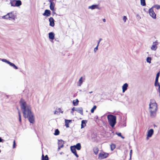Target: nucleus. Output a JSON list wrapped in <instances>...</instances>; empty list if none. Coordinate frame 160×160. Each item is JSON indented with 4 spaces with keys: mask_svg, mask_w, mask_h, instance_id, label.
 <instances>
[{
    "mask_svg": "<svg viewBox=\"0 0 160 160\" xmlns=\"http://www.w3.org/2000/svg\"><path fill=\"white\" fill-rule=\"evenodd\" d=\"M97 107L96 106H94L92 108L91 110V112L92 113H93L94 112V110Z\"/></svg>",
    "mask_w": 160,
    "mask_h": 160,
    "instance_id": "e433bc0d",
    "label": "nucleus"
},
{
    "mask_svg": "<svg viewBox=\"0 0 160 160\" xmlns=\"http://www.w3.org/2000/svg\"><path fill=\"white\" fill-rule=\"evenodd\" d=\"M62 153H63V152H61L60 153V154L61 155L62 154Z\"/></svg>",
    "mask_w": 160,
    "mask_h": 160,
    "instance_id": "5fc2aeb1",
    "label": "nucleus"
},
{
    "mask_svg": "<svg viewBox=\"0 0 160 160\" xmlns=\"http://www.w3.org/2000/svg\"><path fill=\"white\" fill-rule=\"evenodd\" d=\"M98 46L97 45L96 47H95L94 48V52H96L98 50Z\"/></svg>",
    "mask_w": 160,
    "mask_h": 160,
    "instance_id": "58836bf2",
    "label": "nucleus"
},
{
    "mask_svg": "<svg viewBox=\"0 0 160 160\" xmlns=\"http://www.w3.org/2000/svg\"><path fill=\"white\" fill-rule=\"evenodd\" d=\"M88 9H91L92 10L95 9H100V8L98 7V5H93L92 6H89L88 7Z\"/></svg>",
    "mask_w": 160,
    "mask_h": 160,
    "instance_id": "4468645a",
    "label": "nucleus"
},
{
    "mask_svg": "<svg viewBox=\"0 0 160 160\" xmlns=\"http://www.w3.org/2000/svg\"><path fill=\"white\" fill-rule=\"evenodd\" d=\"M15 147H16L15 141V140H14L13 141V148H15Z\"/></svg>",
    "mask_w": 160,
    "mask_h": 160,
    "instance_id": "79ce46f5",
    "label": "nucleus"
},
{
    "mask_svg": "<svg viewBox=\"0 0 160 160\" xmlns=\"http://www.w3.org/2000/svg\"><path fill=\"white\" fill-rule=\"evenodd\" d=\"M16 15L13 12H11L7 13L6 15L2 17V18L4 19H9L10 20H15L16 18Z\"/></svg>",
    "mask_w": 160,
    "mask_h": 160,
    "instance_id": "20e7f679",
    "label": "nucleus"
},
{
    "mask_svg": "<svg viewBox=\"0 0 160 160\" xmlns=\"http://www.w3.org/2000/svg\"><path fill=\"white\" fill-rule=\"evenodd\" d=\"M59 133L60 132L59 130L58 129H56L55 130L54 135L56 136L58 135L59 134Z\"/></svg>",
    "mask_w": 160,
    "mask_h": 160,
    "instance_id": "7c9ffc66",
    "label": "nucleus"
},
{
    "mask_svg": "<svg viewBox=\"0 0 160 160\" xmlns=\"http://www.w3.org/2000/svg\"><path fill=\"white\" fill-rule=\"evenodd\" d=\"M54 0H49V2H53V1Z\"/></svg>",
    "mask_w": 160,
    "mask_h": 160,
    "instance_id": "864d4df0",
    "label": "nucleus"
},
{
    "mask_svg": "<svg viewBox=\"0 0 160 160\" xmlns=\"http://www.w3.org/2000/svg\"><path fill=\"white\" fill-rule=\"evenodd\" d=\"M71 150L72 153L74 154L78 158L79 156L77 154L76 152V148H75V146H71L70 148Z\"/></svg>",
    "mask_w": 160,
    "mask_h": 160,
    "instance_id": "1a4fd4ad",
    "label": "nucleus"
},
{
    "mask_svg": "<svg viewBox=\"0 0 160 160\" xmlns=\"http://www.w3.org/2000/svg\"><path fill=\"white\" fill-rule=\"evenodd\" d=\"M16 2L15 5L16 7H18L22 4L21 1L20 0H15Z\"/></svg>",
    "mask_w": 160,
    "mask_h": 160,
    "instance_id": "6ab92c4d",
    "label": "nucleus"
},
{
    "mask_svg": "<svg viewBox=\"0 0 160 160\" xmlns=\"http://www.w3.org/2000/svg\"><path fill=\"white\" fill-rule=\"evenodd\" d=\"M129 160H131V159H129Z\"/></svg>",
    "mask_w": 160,
    "mask_h": 160,
    "instance_id": "0e129e2a",
    "label": "nucleus"
},
{
    "mask_svg": "<svg viewBox=\"0 0 160 160\" xmlns=\"http://www.w3.org/2000/svg\"><path fill=\"white\" fill-rule=\"evenodd\" d=\"M154 133L153 130L152 129H151L148 131V134L147 135V139H148V138L151 137L152 135Z\"/></svg>",
    "mask_w": 160,
    "mask_h": 160,
    "instance_id": "6e6552de",
    "label": "nucleus"
},
{
    "mask_svg": "<svg viewBox=\"0 0 160 160\" xmlns=\"http://www.w3.org/2000/svg\"><path fill=\"white\" fill-rule=\"evenodd\" d=\"M106 19H105V18L103 19V21L104 22H106Z\"/></svg>",
    "mask_w": 160,
    "mask_h": 160,
    "instance_id": "3c124183",
    "label": "nucleus"
},
{
    "mask_svg": "<svg viewBox=\"0 0 160 160\" xmlns=\"http://www.w3.org/2000/svg\"><path fill=\"white\" fill-rule=\"evenodd\" d=\"M150 16L153 19H155L156 18V14L153 11L152 8H150L148 11Z\"/></svg>",
    "mask_w": 160,
    "mask_h": 160,
    "instance_id": "39448f33",
    "label": "nucleus"
},
{
    "mask_svg": "<svg viewBox=\"0 0 160 160\" xmlns=\"http://www.w3.org/2000/svg\"><path fill=\"white\" fill-rule=\"evenodd\" d=\"M76 111L78 113H80L82 115L83 114V110L82 108L79 107L77 108Z\"/></svg>",
    "mask_w": 160,
    "mask_h": 160,
    "instance_id": "dca6fc26",
    "label": "nucleus"
},
{
    "mask_svg": "<svg viewBox=\"0 0 160 160\" xmlns=\"http://www.w3.org/2000/svg\"><path fill=\"white\" fill-rule=\"evenodd\" d=\"M92 138H93V137H92Z\"/></svg>",
    "mask_w": 160,
    "mask_h": 160,
    "instance_id": "052dcab7",
    "label": "nucleus"
},
{
    "mask_svg": "<svg viewBox=\"0 0 160 160\" xmlns=\"http://www.w3.org/2000/svg\"><path fill=\"white\" fill-rule=\"evenodd\" d=\"M155 87H158V91L160 90V83L157 84L156 86H155Z\"/></svg>",
    "mask_w": 160,
    "mask_h": 160,
    "instance_id": "a19ab883",
    "label": "nucleus"
},
{
    "mask_svg": "<svg viewBox=\"0 0 160 160\" xmlns=\"http://www.w3.org/2000/svg\"><path fill=\"white\" fill-rule=\"evenodd\" d=\"M158 78L156 77L154 84L155 86H156L157 84H158V83H160L158 82Z\"/></svg>",
    "mask_w": 160,
    "mask_h": 160,
    "instance_id": "f704fd0d",
    "label": "nucleus"
},
{
    "mask_svg": "<svg viewBox=\"0 0 160 160\" xmlns=\"http://www.w3.org/2000/svg\"><path fill=\"white\" fill-rule=\"evenodd\" d=\"M64 141L62 140H59L58 141V146H60V148H62L63 147Z\"/></svg>",
    "mask_w": 160,
    "mask_h": 160,
    "instance_id": "a211bd4d",
    "label": "nucleus"
},
{
    "mask_svg": "<svg viewBox=\"0 0 160 160\" xmlns=\"http://www.w3.org/2000/svg\"><path fill=\"white\" fill-rule=\"evenodd\" d=\"M42 160H48V155H46L45 157H44V155L42 154Z\"/></svg>",
    "mask_w": 160,
    "mask_h": 160,
    "instance_id": "393cba45",
    "label": "nucleus"
},
{
    "mask_svg": "<svg viewBox=\"0 0 160 160\" xmlns=\"http://www.w3.org/2000/svg\"><path fill=\"white\" fill-rule=\"evenodd\" d=\"M51 12L49 10H46L44 12L43 14V15L47 17L49 16L50 15Z\"/></svg>",
    "mask_w": 160,
    "mask_h": 160,
    "instance_id": "2eb2a0df",
    "label": "nucleus"
},
{
    "mask_svg": "<svg viewBox=\"0 0 160 160\" xmlns=\"http://www.w3.org/2000/svg\"><path fill=\"white\" fill-rule=\"evenodd\" d=\"M59 146H58V150L59 151L60 149L61 148Z\"/></svg>",
    "mask_w": 160,
    "mask_h": 160,
    "instance_id": "09e8293b",
    "label": "nucleus"
},
{
    "mask_svg": "<svg viewBox=\"0 0 160 160\" xmlns=\"http://www.w3.org/2000/svg\"><path fill=\"white\" fill-rule=\"evenodd\" d=\"M84 78H83L82 77H81L77 82V86L79 87L81 86L83 82V80H84Z\"/></svg>",
    "mask_w": 160,
    "mask_h": 160,
    "instance_id": "9d476101",
    "label": "nucleus"
},
{
    "mask_svg": "<svg viewBox=\"0 0 160 160\" xmlns=\"http://www.w3.org/2000/svg\"><path fill=\"white\" fill-rule=\"evenodd\" d=\"M107 118L110 125L112 128H113L116 123V117L112 114H109L108 115Z\"/></svg>",
    "mask_w": 160,
    "mask_h": 160,
    "instance_id": "7ed1b4c3",
    "label": "nucleus"
},
{
    "mask_svg": "<svg viewBox=\"0 0 160 160\" xmlns=\"http://www.w3.org/2000/svg\"><path fill=\"white\" fill-rule=\"evenodd\" d=\"M76 109H77V108H75V107H73L72 108V111H76Z\"/></svg>",
    "mask_w": 160,
    "mask_h": 160,
    "instance_id": "a18cd8bd",
    "label": "nucleus"
},
{
    "mask_svg": "<svg viewBox=\"0 0 160 160\" xmlns=\"http://www.w3.org/2000/svg\"><path fill=\"white\" fill-rule=\"evenodd\" d=\"M1 150H0V152H1Z\"/></svg>",
    "mask_w": 160,
    "mask_h": 160,
    "instance_id": "e2e57ef3",
    "label": "nucleus"
},
{
    "mask_svg": "<svg viewBox=\"0 0 160 160\" xmlns=\"http://www.w3.org/2000/svg\"><path fill=\"white\" fill-rule=\"evenodd\" d=\"M116 134H117L118 136L121 137L122 138L124 139V137L122 136V135L121 133L120 132H116Z\"/></svg>",
    "mask_w": 160,
    "mask_h": 160,
    "instance_id": "c9c22d12",
    "label": "nucleus"
},
{
    "mask_svg": "<svg viewBox=\"0 0 160 160\" xmlns=\"http://www.w3.org/2000/svg\"><path fill=\"white\" fill-rule=\"evenodd\" d=\"M102 40V39L100 38L99 39V40H98V44H97V45L98 46L99 45V44L100 43V42H101V41Z\"/></svg>",
    "mask_w": 160,
    "mask_h": 160,
    "instance_id": "37998d69",
    "label": "nucleus"
},
{
    "mask_svg": "<svg viewBox=\"0 0 160 160\" xmlns=\"http://www.w3.org/2000/svg\"><path fill=\"white\" fill-rule=\"evenodd\" d=\"M86 124L84 120H83L82 121L81 128H84L86 126Z\"/></svg>",
    "mask_w": 160,
    "mask_h": 160,
    "instance_id": "bb28decb",
    "label": "nucleus"
},
{
    "mask_svg": "<svg viewBox=\"0 0 160 160\" xmlns=\"http://www.w3.org/2000/svg\"><path fill=\"white\" fill-rule=\"evenodd\" d=\"M116 146L114 144H112L110 145V148L111 151H113L115 148Z\"/></svg>",
    "mask_w": 160,
    "mask_h": 160,
    "instance_id": "c85d7f7f",
    "label": "nucleus"
},
{
    "mask_svg": "<svg viewBox=\"0 0 160 160\" xmlns=\"http://www.w3.org/2000/svg\"><path fill=\"white\" fill-rule=\"evenodd\" d=\"M54 114H58L59 113H58V110L57 111H55V112H54Z\"/></svg>",
    "mask_w": 160,
    "mask_h": 160,
    "instance_id": "49530a36",
    "label": "nucleus"
},
{
    "mask_svg": "<svg viewBox=\"0 0 160 160\" xmlns=\"http://www.w3.org/2000/svg\"><path fill=\"white\" fill-rule=\"evenodd\" d=\"M141 4L142 6H145L146 5V3L145 0H140Z\"/></svg>",
    "mask_w": 160,
    "mask_h": 160,
    "instance_id": "2f4dec72",
    "label": "nucleus"
},
{
    "mask_svg": "<svg viewBox=\"0 0 160 160\" xmlns=\"http://www.w3.org/2000/svg\"><path fill=\"white\" fill-rule=\"evenodd\" d=\"M79 101L78 99L75 100H74L73 101V104L74 106H77L78 104Z\"/></svg>",
    "mask_w": 160,
    "mask_h": 160,
    "instance_id": "5701e85b",
    "label": "nucleus"
},
{
    "mask_svg": "<svg viewBox=\"0 0 160 160\" xmlns=\"http://www.w3.org/2000/svg\"><path fill=\"white\" fill-rule=\"evenodd\" d=\"M49 21L50 22L49 25L51 27H53L55 25L54 24V20L53 18L52 17H50L49 19Z\"/></svg>",
    "mask_w": 160,
    "mask_h": 160,
    "instance_id": "9b49d317",
    "label": "nucleus"
},
{
    "mask_svg": "<svg viewBox=\"0 0 160 160\" xmlns=\"http://www.w3.org/2000/svg\"><path fill=\"white\" fill-rule=\"evenodd\" d=\"M15 0H11L10 2V3L11 5V6L16 7L15 5Z\"/></svg>",
    "mask_w": 160,
    "mask_h": 160,
    "instance_id": "4be33fe9",
    "label": "nucleus"
},
{
    "mask_svg": "<svg viewBox=\"0 0 160 160\" xmlns=\"http://www.w3.org/2000/svg\"><path fill=\"white\" fill-rule=\"evenodd\" d=\"M153 44L152 45L151 48V50L153 51H155L157 49V45L158 44L157 41L154 42H153Z\"/></svg>",
    "mask_w": 160,
    "mask_h": 160,
    "instance_id": "0eeeda50",
    "label": "nucleus"
},
{
    "mask_svg": "<svg viewBox=\"0 0 160 160\" xmlns=\"http://www.w3.org/2000/svg\"><path fill=\"white\" fill-rule=\"evenodd\" d=\"M136 16H137V17H140L139 15L138 14H137V15H136Z\"/></svg>",
    "mask_w": 160,
    "mask_h": 160,
    "instance_id": "4d7b16f0",
    "label": "nucleus"
},
{
    "mask_svg": "<svg viewBox=\"0 0 160 160\" xmlns=\"http://www.w3.org/2000/svg\"><path fill=\"white\" fill-rule=\"evenodd\" d=\"M18 114L19 117V120L20 123H21V116L19 111H18Z\"/></svg>",
    "mask_w": 160,
    "mask_h": 160,
    "instance_id": "473e14b6",
    "label": "nucleus"
},
{
    "mask_svg": "<svg viewBox=\"0 0 160 160\" xmlns=\"http://www.w3.org/2000/svg\"><path fill=\"white\" fill-rule=\"evenodd\" d=\"M72 122V120H65V125L67 128L69 127L68 124L69 122Z\"/></svg>",
    "mask_w": 160,
    "mask_h": 160,
    "instance_id": "412c9836",
    "label": "nucleus"
},
{
    "mask_svg": "<svg viewBox=\"0 0 160 160\" xmlns=\"http://www.w3.org/2000/svg\"><path fill=\"white\" fill-rule=\"evenodd\" d=\"M53 13V14H55V11L53 12V13Z\"/></svg>",
    "mask_w": 160,
    "mask_h": 160,
    "instance_id": "bf43d9fd",
    "label": "nucleus"
},
{
    "mask_svg": "<svg viewBox=\"0 0 160 160\" xmlns=\"http://www.w3.org/2000/svg\"><path fill=\"white\" fill-rule=\"evenodd\" d=\"M0 60H1L3 62H6L9 64L10 63V62H9L6 59H1L0 58Z\"/></svg>",
    "mask_w": 160,
    "mask_h": 160,
    "instance_id": "c756f323",
    "label": "nucleus"
},
{
    "mask_svg": "<svg viewBox=\"0 0 160 160\" xmlns=\"http://www.w3.org/2000/svg\"><path fill=\"white\" fill-rule=\"evenodd\" d=\"M127 18L126 16H124L123 17V20L124 21V22H125L127 20Z\"/></svg>",
    "mask_w": 160,
    "mask_h": 160,
    "instance_id": "4c0bfd02",
    "label": "nucleus"
},
{
    "mask_svg": "<svg viewBox=\"0 0 160 160\" xmlns=\"http://www.w3.org/2000/svg\"><path fill=\"white\" fill-rule=\"evenodd\" d=\"M75 146V148L77 150H80L81 148V145L80 143H78L76 145L74 146Z\"/></svg>",
    "mask_w": 160,
    "mask_h": 160,
    "instance_id": "aec40b11",
    "label": "nucleus"
},
{
    "mask_svg": "<svg viewBox=\"0 0 160 160\" xmlns=\"http://www.w3.org/2000/svg\"><path fill=\"white\" fill-rule=\"evenodd\" d=\"M108 154L107 153H100L98 155V158L99 159H102L104 158H106L108 157Z\"/></svg>",
    "mask_w": 160,
    "mask_h": 160,
    "instance_id": "423d86ee",
    "label": "nucleus"
},
{
    "mask_svg": "<svg viewBox=\"0 0 160 160\" xmlns=\"http://www.w3.org/2000/svg\"><path fill=\"white\" fill-rule=\"evenodd\" d=\"M159 74H160L159 72H158L157 74L156 77L159 78Z\"/></svg>",
    "mask_w": 160,
    "mask_h": 160,
    "instance_id": "de8ad7c7",
    "label": "nucleus"
},
{
    "mask_svg": "<svg viewBox=\"0 0 160 160\" xmlns=\"http://www.w3.org/2000/svg\"><path fill=\"white\" fill-rule=\"evenodd\" d=\"M159 92V96L160 97V90L158 91Z\"/></svg>",
    "mask_w": 160,
    "mask_h": 160,
    "instance_id": "6e6d98bb",
    "label": "nucleus"
},
{
    "mask_svg": "<svg viewBox=\"0 0 160 160\" xmlns=\"http://www.w3.org/2000/svg\"><path fill=\"white\" fill-rule=\"evenodd\" d=\"M55 34L53 32H50L48 33V37L49 39L51 40H53L54 39Z\"/></svg>",
    "mask_w": 160,
    "mask_h": 160,
    "instance_id": "f3484780",
    "label": "nucleus"
},
{
    "mask_svg": "<svg viewBox=\"0 0 160 160\" xmlns=\"http://www.w3.org/2000/svg\"><path fill=\"white\" fill-rule=\"evenodd\" d=\"M132 154V150H131L130 152V159H131Z\"/></svg>",
    "mask_w": 160,
    "mask_h": 160,
    "instance_id": "ea45409f",
    "label": "nucleus"
},
{
    "mask_svg": "<svg viewBox=\"0 0 160 160\" xmlns=\"http://www.w3.org/2000/svg\"><path fill=\"white\" fill-rule=\"evenodd\" d=\"M10 66L12 67L15 69H18V68L17 66H16L14 63H12L10 62V63L9 64Z\"/></svg>",
    "mask_w": 160,
    "mask_h": 160,
    "instance_id": "cd10ccee",
    "label": "nucleus"
},
{
    "mask_svg": "<svg viewBox=\"0 0 160 160\" xmlns=\"http://www.w3.org/2000/svg\"><path fill=\"white\" fill-rule=\"evenodd\" d=\"M50 3V9L52 11L53 13L54 11V7L55 4L53 2H49Z\"/></svg>",
    "mask_w": 160,
    "mask_h": 160,
    "instance_id": "f8f14e48",
    "label": "nucleus"
},
{
    "mask_svg": "<svg viewBox=\"0 0 160 160\" xmlns=\"http://www.w3.org/2000/svg\"><path fill=\"white\" fill-rule=\"evenodd\" d=\"M128 87V84L127 83H125L122 86V92H124L126 91Z\"/></svg>",
    "mask_w": 160,
    "mask_h": 160,
    "instance_id": "ddd939ff",
    "label": "nucleus"
},
{
    "mask_svg": "<svg viewBox=\"0 0 160 160\" xmlns=\"http://www.w3.org/2000/svg\"><path fill=\"white\" fill-rule=\"evenodd\" d=\"M71 113L72 115H73V111H72H72H71Z\"/></svg>",
    "mask_w": 160,
    "mask_h": 160,
    "instance_id": "603ef678",
    "label": "nucleus"
},
{
    "mask_svg": "<svg viewBox=\"0 0 160 160\" xmlns=\"http://www.w3.org/2000/svg\"><path fill=\"white\" fill-rule=\"evenodd\" d=\"M58 112L59 113V112H61V113H63V111H62L61 110V109L60 108H58Z\"/></svg>",
    "mask_w": 160,
    "mask_h": 160,
    "instance_id": "c03bdc74",
    "label": "nucleus"
},
{
    "mask_svg": "<svg viewBox=\"0 0 160 160\" xmlns=\"http://www.w3.org/2000/svg\"><path fill=\"white\" fill-rule=\"evenodd\" d=\"M93 151L95 154L97 155L98 152V148L97 147H95L93 148Z\"/></svg>",
    "mask_w": 160,
    "mask_h": 160,
    "instance_id": "b1692460",
    "label": "nucleus"
},
{
    "mask_svg": "<svg viewBox=\"0 0 160 160\" xmlns=\"http://www.w3.org/2000/svg\"><path fill=\"white\" fill-rule=\"evenodd\" d=\"M19 102L24 117L25 118H28L31 123H34L35 122L33 114L31 111V106L23 99H21Z\"/></svg>",
    "mask_w": 160,
    "mask_h": 160,
    "instance_id": "f257e3e1",
    "label": "nucleus"
},
{
    "mask_svg": "<svg viewBox=\"0 0 160 160\" xmlns=\"http://www.w3.org/2000/svg\"><path fill=\"white\" fill-rule=\"evenodd\" d=\"M2 139L1 138V137H0V142H2Z\"/></svg>",
    "mask_w": 160,
    "mask_h": 160,
    "instance_id": "8fccbe9b",
    "label": "nucleus"
},
{
    "mask_svg": "<svg viewBox=\"0 0 160 160\" xmlns=\"http://www.w3.org/2000/svg\"><path fill=\"white\" fill-rule=\"evenodd\" d=\"M92 91L90 92H89V93H92Z\"/></svg>",
    "mask_w": 160,
    "mask_h": 160,
    "instance_id": "13d9d810",
    "label": "nucleus"
},
{
    "mask_svg": "<svg viewBox=\"0 0 160 160\" xmlns=\"http://www.w3.org/2000/svg\"><path fill=\"white\" fill-rule=\"evenodd\" d=\"M149 111L150 116L151 118H153L156 117L158 110L157 104L154 99H151L149 104Z\"/></svg>",
    "mask_w": 160,
    "mask_h": 160,
    "instance_id": "f03ea898",
    "label": "nucleus"
},
{
    "mask_svg": "<svg viewBox=\"0 0 160 160\" xmlns=\"http://www.w3.org/2000/svg\"><path fill=\"white\" fill-rule=\"evenodd\" d=\"M18 111H19V110H18Z\"/></svg>",
    "mask_w": 160,
    "mask_h": 160,
    "instance_id": "680f3d73",
    "label": "nucleus"
},
{
    "mask_svg": "<svg viewBox=\"0 0 160 160\" xmlns=\"http://www.w3.org/2000/svg\"><path fill=\"white\" fill-rule=\"evenodd\" d=\"M152 58L150 57H148L146 59V61L148 62L149 63H151V60Z\"/></svg>",
    "mask_w": 160,
    "mask_h": 160,
    "instance_id": "72a5a7b5",
    "label": "nucleus"
},
{
    "mask_svg": "<svg viewBox=\"0 0 160 160\" xmlns=\"http://www.w3.org/2000/svg\"><path fill=\"white\" fill-rule=\"evenodd\" d=\"M151 8H152V9L153 8H155L157 9L158 10L160 9V5L158 4H156L153 6Z\"/></svg>",
    "mask_w": 160,
    "mask_h": 160,
    "instance_id": "a878e982",
    "label": "nucleus"
}]
</instances>
